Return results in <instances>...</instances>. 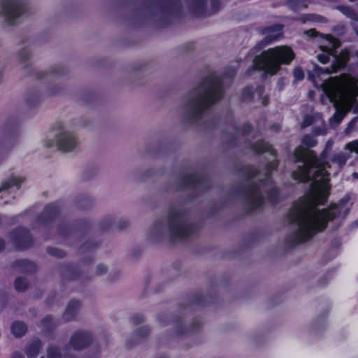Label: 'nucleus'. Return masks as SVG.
<instances>
[{
  "label": "nucleus",
  "instance_id": "11",
  "mask_svg": "<svg viewBox=\"0 0 358 358\" xmlns=\"http://www.w3.org/2000/svg\"><path fill=\"white\" fill-rule=\"evenodd\" d=\"M282 27L279 24L263 28L261 32L265 36L257 44L258 48L262 49L273 42L278 41L282 35Z\"/></svg>",
  "mask_w": 358,
  "mask_h": 358
},
{
  "label": "nucleus",
  "instance_id": "51",
  "mask_svg": "<svg viewBox=\"0 0 358 358\" xmlns=\"http://www.w3.org/2000/svg\"><path fill=\"white\" fill-rule=\"evenodd\" d=\"M251 129V127L250 125H247L246 128L245 129V132H248Z\"/></svg>",
  "mask_w": 358,
  "mask_h": 358
},
{
  "label": "nucleus",
  "instance_id": "49",
  "mask_svg": "<svg viewBox=\"0 0 358 358\" xmlns=\"http://www.w3.org/2000/svg\"><path fill=\"white\" fill-rule=\"evenodd\" d=\"M358 120V117H356L351 120V122L349 123V127H353V125L355 124L356 121Z\"/></svg>",
  "mask_w": 358,
  "mask_h": 358
},
{
  "label": "nucleus",
  "instance_id": "6",
  "mask_svg": "<svg viewBox=\"0 0 358 358\" xmlns=\"http://www.w3.org/2000/svg\"><path fill=\"white\" fill-rule=\"evenodd\" d=\"M306 34L310 37H315L320 35L322 38L325 39L326 44L320 45V48L323 52L317 55V59L320 62L326 64L329 60L330 56H332L334 59L330 68H326L324 69L320 66H315L314 69L315 75L319 76L322 73L329 74L336 72L338 69L345 66L349 59L348 54L343 52L340 55H336L334 53L335 50L340 45L338 40L333 38L331 35L319 34L314 29L308 30Z\"/></svg>",
  "mask_w": 358,
  "mask_h": 358
},
{
  "label": "nucleus",
  "instance_id": "44",
  "mask_svg": "<svg viewBox=\"0 0 358 358\" xmlns=\"http://www.w3.org/2000/svg\"><path fill=\"white\" fill-rule=\"evenodd\" d=\"M334 31L338 34H343L345 31V27L343 25H338L334 28Z\"/></svg>",
  "mask_w": 358,
  "mask_h": 358
},
{
  "label": "nucleus",
  "instance_id": "4",
  "mask_svg": "<svg viewBox=\"0 0 358 358\" xmlns=\"http://www.w3.org/2000/svg\"><path fill=\"white\" fill-rule=\"evenodd\" d=\"M196 230L197 227L189 222L182 209L172 208L169 210L166 219L154 222L148 236L154 242L166 238L173 241L182 240L190 237Z\"/></svg>",
  "mask_w": 358,
  "mask_h": 358
},
{
  "label": "nucleus",
  "instance_id": "29",
  "mask_svg": "<svg viewBox=\"0 0 358 358\" xmlns=\"http://www.w3.org/2000/svg\"><path fill=\"white\" fill-rule=\"evenodd\" d=\"M345 149L349 150L350 152H354L358 154V140H355L348 143L345 145Z\"/></svg>",
  "mask_w": 358,
  "mask_h": 358
},
{
  "label": "nucleus",
  "instance_id": "18",
  "mask_svg": "<svg viewBox=\"0 0 358 358\" xmlns=\"http://www.w3.org/2000/svg\"><path fill=\"white\" fill-rule=\"evenodd\" d=\"M299 20L302 23L307 22L327 23L328 22V20L325 17L314 13L303 14L299 17Z\"/></svg>",
  "mask_w": 358,
  "mask_h": 358
},
{
  "label": "nucleus",
  "instance_id": "30",
  "mask_svg": "<svg viewBox=\"0 0 358 358\" xmlns=\"http://www.w3.org/2000/svg\"><path fill=\"white\" fill-rule=\"evenodd\" d=\"M96 275L102 276L108 273V267L103 264H99L96 267Z\"/></svg>",
  "mask_w": 358,
  "mask_h": 358
},
{
  "label": "nucleus",
  "instance_id": "21",
  "mask_svg": "<svg viewBox=\"0 0 358 358\" xmlns=\"http://www.w3.org/2000/svg\"><path fill=\"white\" fill-rule=\"evenodd\" d=\"M252 149L257 153L268 152L271 153V155H275L274 150L272 149L271 146L262 141H258L255 144H253Z\"/></svg>",
  "mask_w": 358,
  "mask_h": 358
},
{
  "label": "nucleus",
  "instance_id": "36",
  "mask_svg": "<svg viewBox=\"0 0 358 358\" xmlns=\"http://www.w3.org/2000/svg\"><path fill=\"white\" fill-rule=\"evenodd\" d=\"M187 114H188V117L191 119V122L192 123L195 122L196 121H197V120L201 118V113H187Z\"/></svg>",
  "mask_w": 358,
  "mask_h": 358
},
{
  "label": "nucleus",
  "instance_id": "34",
  "mask_svg": "<svg viewBox=\"0 0 358 358\" xmlns=\"http://www.w3.org/2000/svg\"><path fill=\"white\" fill-rule=\"evenodd\" d=\"M150 333V329L149 327H146V326H143L142 327H141L138 331H137V334L139 336L140 338H144L146 336H148Z\"/></svg>",
  "mask_w": 358,
  "mask_h": 358
},
{
  "label": "nucleus",
  "instance_id": "32",
  "mask_svg": "<svg viewBox=\"0 0 358 358\" xmlns=\"http://www.w3.org/2000/svg\"><path fill=\"white\" fill-rule=\"evenodd\" d=\"M293 75L295 81H299L303 79L304 73L301 69L297 68L293 71Z\"/></svg>",
  "mask_w": 358,
  "mask_h": 358
},
{
  "label": "nucleus",
  "instance_id": "37",
  "mask_svg": "<svg viewBox=\"0 0 358 358\" xmlns=\"http://www.w3.org/2000/svg\"><path fill=\"white\" fill-rule=\"evenodd\" d=\"M7 294L6 292H0V306L3 308L6 305Z\"/></svg>",
  "mask_w": 358,
  "mask_h": 358
},
{
  "label": "nucleus",
  "instance_id": "13",
  "mask_svg": "<svg viewBox=\"0 0 358 358\" xmlns=\"http://www.w3.org/2000/svg\"><path fill=\"white\" fill-rule=\"evenodd\" d=\"M80 302L78 301H71L68 304L62 317L65 321L73 320L78 313L80 308Z\"/></svg>",
  "mask_w": 358,
  "mask_h": 358
},
{
  "label": "nucleus",
  "instance_id": "42",
  "mask_svg": "<svg viewBox=\"0 0 358 358\" xmlns=\"http://www.w3.org/2000/svg\"><path fill=\"white\" fill-rule=\"evenodd\" d=\"M161 10L163 12L171 13L172 12L171 5L170 3L163 5L161 6Z\"/></svg>",
  "mask_w": 358,
  "mask_h": 358
},
{
  "label": "nucleus",
  "instance_id": "33",
  "mask_svg": "<svg viewBox=\"0 0 358 358\" xmlns=\"http://www.w3.org/2000/svg\"><path fill=\"white\" fill-rule=\"evenodd\" d=\"M256 93L261 97V101L263 105H266L268 103V98L266 96H263L264 94V87L262 86H259L256 90Z\"/></svg>",
  "mask_w": 358,
  "mask_h": 358
},
{
  "label": "nucleus",
  "instance_id": "24",
  "mask_svg": "<svg viewBox=\"0 0 358 358\" xmlns=\"http://www.w3.org/2000/svg\"><path fill=\"white\" fill-rule=\"evenodd\" d=\"M40 101L39 95L36 93L28 94L24 99L23 103L28 108H32L36 106Z\"/></svg>",
  "mask_w": 358,
  "mask_h": 358
},
{
  "label": "nucleus",
  "instance_id": "45",
  "mask_svg": "<svg viewBox=\"0 0 358 358\" xmlns=\"http://www.w3.org/2000/svg\"><path fill=\"white\" fill-rule=\"evenodd\" d=\"M11 358H24L23 355L19 352H15L11 355Z\"/></svg>",
  "mask_w": 358,
  "mask_h": 358
},
{
  "label": "nucleus",
  "instance_id": "55",
  "mask_svg": "<svg viewBox=\"0 0 358 358\" xmlns=\"http://www.w3.org/2000/svg\"><path fill=\"white\" fill-rule=\"evenodd\" d=\"M354 55L358 58V50L355 51Z\"/></svg>",
  "mask_w": 358,
  "mask_h": 358
},
{
  "label": "nucleus",
  "instance_id": "1",
  "mask_svg": "<svg viewBox=\"0 0 358 358\" xmlns=\"http://www.w3.org/2000/svg\"><path fill=\"white\" fill-rule=\"evenodd\" d=\"M334 142L329 140L324 149L317 157L315 152L301 145L295 149V162L302 165L292 173L294 179L301 182L312 180L310 192L294 203L290 213V220L295 229L289 236L291 244L296 245L310 240L317 233L323 231L329 221L345 217L350 211L348 199L319 210L317 206L323 204L329 194L330 185L326 162Z\"/></svg>",
  "mask_w": 358,
  "mask_h": 358
},
{
  "label": "nucleus",
  "instance_id": "14",
  "mask_svg": "<svg viewBox=\"0 0 358 358\" xmlns=\"http://www.w3.org/2000/svg\"><path fill=\"white\" fill-rule=\"evenodd\" d=\"M350 158V154L340 151L334 152L329 157V160L333 164L337 165L338 169H341Z\"/></svg>",
  "mask_w": 358,
  "mask_h": 358
},
{
  "label": "nucleus",
  "instance_id": "8",
  "mask_svg": "<svg viewBox=\"0 0 358 358\" xmlns=\"http://www.w3.org/2000/svg\"><path fill=\"white\" fill-rule=\"evenodd\" d=\"M30 9L28 0H0V15L9 25L15 24Z\"/></svg>",
  "mask_w": 358,
  "mask_h": 358
},
{
  "label": "nucleus",
  "instance_id": "23",
  "mask_svg": "<svg viewBox=\"0 0 358 358\" xmlns=\"http://www.w3.org/2000/svg\"><path fill=\"white\" fill-rule=\"evenodd\" d=\"M309 3V0H289L288 6L292 10L297 11L306 8Z\"/></svg>",
  "mask_w": 358,
  "mask_h": 358
},
{
  "label": "nucleus",
  "instance_id": "54",
  "mask_svg": "<svg viewBox=\"0 0 358 358\" xmlns=\"http://www.w3.org/2000/svg\"><path fill=\"white\" fill-rule=\"evenodd\" d=\"M354 29H355V31L356 34L358 36V27H355Z\"/></svg>",
  "mask_w": 358,
  "mask_h": 358
},
{
  "label": "nucleus",
  "instance_id": "15",
  "mask_svg": "<svg viewBox=\"0 0 358 358\" xmlns=\"http://www.w3.org/2000/svg\"><path fill=\"white\" fill-rule=\"evenodd\" d=\"M24 181V178L21 176H12L8 180L3 182L0 186V193L6 192L13 187H20V185Z\"/></svg>",
  "mask_w": 358,
  "mask_h": 358
},
{
  "label": "nucleus",
  "instance_id": "5",
  "mask_svg": "<svg viewBox=\"0 0 358 358\" xmlns=\"http://www.w3.org/2000/svg\"><path fill=\"white\" fill-rule=\"evenodd\" d=\"M294 57V51L289 46L280 45L269 48L255 57L252 66L248 73L259 70L271 76L275 75L281 65L289 64Z\"/></svg>",
  "mask_w": 358,
  "mask_h": 358
},
{
  "label": "nucleus",
  "instance_id": "20",
  "mask_svg": "<svg viewBox=\"0 0 358 358\" xmlns=\"http://www.w3.org/2000/svg\"><path fill=\"white\" fill-rule=\"evenodd\" d=\"M335 9L340 11L346 17L350 19L353 22H358V13L352 8L348 6H337Z\"/></svg>",
  "mask_w": 358,
  "mask_h": 358
},
{
  "label": "nucleus",
  "instance_id": "26",
  "mask_svg": "<svg viewBox=\"0 0 358 358\" xmlns=\"http://www.w3.org/2000/svg\"><path fill=\"white\" fill-rule=\"evenodd\" d=\"M200 180L201 178L196 175L188 176L182 179V182L184 186H187L199 183L200 182Z\"/></svg>",
  "mask_w": 358,
  "mask_h": 358
},
{
  "label": "nucleus",
  "instance_id": "2",
  "mask_svg": "<svg viewBox=\"0 0 358 358\" xmlns=\"http://www.w3.org/2000/svg\"><path fill=\"white\" fill-rule=\"evenodd\" d=\"M234 66L228 67L222 77L212 73L203 77L189 89L178 100L180 109L188 112H205L210 110L224 97V82L236 73Z\"/></svg>",
  "mask_w": 358,
  "mask_h": 358
},
{
  "label": "nucleus",
  "instance_id": "16",
  "mask_svg": "<svg viewBox=\"0 0 358 358\" xmlns=\"http://www.w3.org/2000/svg\"><path fill=\"white\" fill-rule=\"evenodd\" d=\"M41 342L34 340L29 343L25 348V354L28 358H36L41 349Z\"/></svg>",
  "mask_w": 358,
  "mask_h": 358
},
{
  "label": "nucleus",
  "instance_id": "31",
  "mask_svg": "<svg viewBox=\"0 0 358 358\" xmlns=\"http://www.w3.org/2000/svg\"><path fill=\"white\" fill-rule=\"evenodd\" d=\"M29 51L26 48L21 50L17 54L19 59L23 62H27L29 59Z\"/></svg>",
  "mask_w": 358,
  "mask_h": 358
},
{
  "label": "nucleus",
  "instance_id": "47",
  "mask_svg": "<svg viewBox=\"0 0 358 358\" xmlns=\"http://www.w3.org/2000/svg\"><path fill=\"white\" fill-rule=\"evenodd\" d=\"M5 245L6 244H5V242L3 241V240L0 238V252L3 250V249L5 248Z\"/></svg>",
  "mask_w": 358,
  "mask_h": 358
},
{
  "label": "nucleus",
  "instance_id": "40",
  "mask_svg": "<svg viewBox=\"0 0 358 358\" xmlns=\"http://www.w3.org/2000/svg\"><path fill=\"white\" fill-rule=\"evenodd\" d=\"M52 322V318L51 317H46L42 320V323L45 327H49L50 324Z\"/></svg>",
  "mask_w": 358,
  "mask_h": 358
},
{
  "label": "nucleus",
  "instance_id": "28",
  "mask_svg": "<svg viewBox=\"0 0 358 358\" xmlns=\"http://www.w3.org/2000/svg\"><path fill=\"white\" fill-rule=\"evenodd\" d=\"M302 143L306 147H313L316 145L317 141L312 136L306 135L302 139Z\"/></svg>",
  "mask_w": 358,
  "mask_h": 358
},
{
  "label": "nucleus",
  "instance_id": "38",
  "mask_svg": "<svg viewBox=\"0 0 358 358\" xmlns=\"http://www.w3.org/2000/svg\"><path fill=\"white\" fill-rule=\"evenodd\" d=\"M48 251L50 255H54V256H57V257H62L63 256L62 252L59 251V250H57L56 248H50V249H48Z\"/></svg>",
  "mask_w": 358,
  "mask_h": 358
},
{
  "label": "nucleus",
  "instance_id": "17",
  "mask_svg": "<svg viewBox=\"0 0 358 358\" xmlns=\"http://www.w3.org/2000/svg\"><path fill=\"white\" fill-rule=\"evenodd\" d=\"M12 237L19 247L25 246L24 242L27 241L29 238L27 231L24 229H19L13 232Z\"/></svg>",
  "mask_w": 358,
  "mask_h": 358
},
{
  "label": "nucleus",
  "instance_id": "43",
  "mask_svg": "<svg viewBox=\"0 0 358 358\" xmlns=\"http://www.w3.org/2000/svg\"><path fill=\"white\" fill-rule=\"evenodd\" d=\"M278 166V162L275 160H272L268 165V171L275 169Z\"/></svg>",
  "mask_w": 358,
  "mask_h": 358
},
{
  "label": "nucleus",
  "instance_id": "48",
  "mask_svg": "<svg viewBox=\"0 0 358 358\" xmlns=\"http://www.w3.org/2000/svg\"><path fill=\"white\" fill-rule=\"evenodd\" d=\"M345 113H335V114H334V116H335L336 115H338V117H339L338 121L340 122V121H341V120L344 117V115H345Z\"/></svg>",
  "mask_w": 358,
  "mask_h": 358
},
{
  "label": "nucleus",
  "instance_id": "35",
  "mask_svg": "<svg viewBox=\"0 0 358 358\" xmlns=\"http://www.w3.org/2000/svg\"><path fill=\"white\" fill-rule=\"evenodd\" d=\"M252 95V88L250 87H245L243 90V97L244 99H250Z\"/></svg>",
  "mask_w": 358,
  "mask_h": 358
},
{
  "label": "nucleus",
  "instance_id": "22",
  "mask_svg": "<svg viewBox=\"0 0 358 358\" xmlns=\"http://www.w3.org/2000/svg\"><path fill=\"white\" fill-rule=\"evenodd\" d=\"M16 269L22 272H29L34 269V265L27 260H19L14 264Z\"/></svg>",
  "mask_w": 358,
  "mask_h": 358
},
{
  "label": "nucleus",
  "instance_id": "53",
  "mask_svg": "<svg viewBox=\"0 0 358 358\" xmlns=\"http://www.w3.org/2000/svg\"><path fill=\"white\" fill-rule=\"evenodd\" d=\"M127 226H128V222H124V226L122 227H121V229L127 227Z\"/></svg>",
  "mask_w": 358,
  "mask_h": 358
},
{
  "label": "nucleus",
  "instance_id": "56",
  "mask_svg": "<svg viewBox=\"0 0 358 358\" xmlns=\"http://www.w3.org/2000/svg\"><path fill=\"white\" fill-rule=\"evenodd\" d=\"M350 2H354L355 0H349Z\"/></svg>",
  "mask_w": 358,
  "mask_h": 358
},
{
  "label": "nucleus",
  "instance_id": "25",
  "mask_svg": "<svg viewBox=\"0 0 358 358\" xmlns=\"http://www.w3.org/2000/svg\"><path fill=\"white\" fill-rule=\"evenodd\" d=\"M28 287V284L27 281L22 278H18L15 281V288L18 292H24Z\"/></svg>",
  "mask_w": 358,
  "mask_h": 358
},
{
  "label": "nucleus",
  "instance_id": "9",
  "mask_svg": "<svg viewBox=\"0 0 358 358\" xmlns=\"http://www.w3.org/2000/svg\"><path fill=\"white\" fill-rule=\"evenodd\" d=\"M54 138L57 148L62 152L74 151L79 144L77 135L71 131L67 125L62 122H56L52 127Z\"/></svg>",
  "mask_w": 358,
  "mask_h": 358
},
{
  "label": "nucleus",
  "instance_id": "27",
  "mask_svg": "<svg viewBox=\"0 0 358 358\" xmlns=\"http://www.w3.org/2000/svg\"><path fill=\"white\" fill-rule=\"evenodd\" d=\"M48 358H61V354L56 347L50 346L47 349Z\"/></svg>",
  "mask_w": 358,
  "mask_h": 358
},
{
  "label": "nucleus",
  "instance_id": "46",
  "mask_svg": "<svg viewBox=\"0 0 358 358\" xmlns=\"http://www.w3.org/2000/svg\"><path fill=\"white\" fill-rule=\"evenodd\" d=\"M310 124H311V120L308 117H307L305 120L304 122L303 123L302 127H306L309 126Z\"/></svg>",
  "mask_w": 358,
  "mask_h": 358
},
{
  "label": "nucleus",
  "instance_id": "41",
  "mask_svg": "<svg viewBox=\"0 0 358 358\" xmlns=\"http://www.w3.org/2000/svg\"><path fill=\"white\" fill-rule=\"evenodd\" d=\"M133 321L136 324H140L144 321V317L141 315H135L133 317Z\"/></svg>",
  "mask_w": 358,
  "mask_h": 358
},
{
  "label": "nucleus",
  "instance_id": "19",
  "mask_svg": "<svg viewBox=\"0 0 358 358\" xmlns=\"http://www.w3.org/2000/svg\"><path fill=\"white\" fill-rule=\"evenodd\" d=\"M27 325L23 322L20 321L13 322L10 327L12 334L17 338L23 336L27 332Z\"/></svg>",
  "mask_w": 358,
  "mask_h": 358
},
{
  "label": "nucleus",
  "instance_id": "7",
  "mask_svg": "<svg viewBox=\"0 0 358 358\" xmlns=\"http://www.w3.org/2000/svg\"><path fill=\"white\" fill-rule=\"evenodd\" d=\"M256 173L253 168H249L247 172L248 185L243 189V196L248 207L252 210L260 208L264 202L263 194L273 187L270 180L266 178L265 182H261L257 185L254 180H251Z\"/></svg>",
  "mask_w": 358,
  "mask_h": 358
},
{
  "label": "nucleus",
  "instance_id": "50",
  "mask_svg": "<svg viewBox=\"0 0 358 358\" xmlns=\"http://www.w3.org/2000/svg\"><path fill=\"white\" fill-rule=\"evenodd\" d=\"M107 279L109 280H113V278L112 276V274L111 273H109L107 276Z\"/></svg>",
  "mask_w": 358,
  "mask_h": 358
},
{
  "label": "nucleus",
  "instance_id": "52",
  "mask_svg": "<svg viewBox=\"0 0 358 358\" xmlns=\"http://www.w3.org/2000/svg\"><path fill=\"white\" fill-rule=\"evenodd\" d=\"M3 81V74L1 72H0V83H1Z\"/></svg>",
  "mask_w": 358,
  "mask_h": 358
},
{
  "label": "nucleus",
  "instance_id": "12",
  "mask_svg": "<svg viewBox=\"0 0 358 358\" xmlns=\"http://www.w3.org/2000/svg\"><path fill=\"white\" fill-rule=\"evenodd\" d=\"M92 341V336L89 332L78 331L72 335L69 345L74 350H81L88 346Z\"/></svg>",
  "mask_w": 358,
  "mask_h": 358
},
{
  "label": "nucleus",
  "instance_id": "39",
  "mask_svg": "<svg viewBox=\"0 0 358 358\" xmlns=\"http://www.w3.org/2000/svg\"><path fill=\"white\" fill-rule=\"evenodd\" d=\"M55 206L49 205L45 208V209L44 210V214L45 215H50L51 213H55Z\"/></svg>",
  "mask_w": 358,
  "mask_h": 358
},
{
  "label": "nucleus",
  "instance_id": "57",
  "mask_svg": "<svg viewBox=\"0 0 358 358\" xmlns=\"http://www.w3.org/2000/svg\"><path fill=\"white\" fill-rule=\"evenodd\" d=\"M41 358H44V357H41Z\"/></svg>",
  "mask_w": 358,
  "mask_h": 358
},
{
  "label": "nucleus",
  "instance_id": "3",
  "mask_svg": "<svg viewBox=\"0 0 358 358\" xmlns=\"http://www.w3.org/2000/svg\"><path fill=\"white\" fill-rule=\"evenodd\" d=\"M324 90L336 112H358V77L342 74L324 83Z\"/></svg>",
  "mask_w": 358,
  "mask_h": 358
},
{
  "label": "nucleus",
  "instance_id": "10",
  "mask_svg": "<svg viewBox=\"0 0 358 358\" xmlns=\"http://www.w3.org/2000/svg\"><path fill=\"white\" fill-rule=\"evenodd\" d=\"M189 8L196 15H211L219 10L220 0H189Z\"/></svg>",
  "mask_w": 358,
  "mask_h": 358
}]
</instances>
